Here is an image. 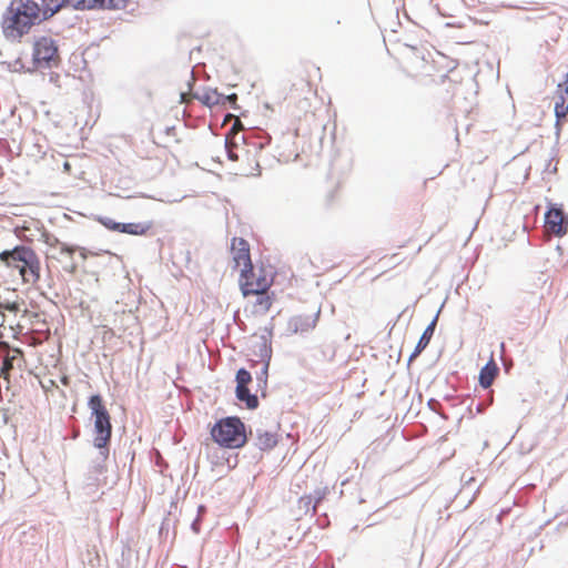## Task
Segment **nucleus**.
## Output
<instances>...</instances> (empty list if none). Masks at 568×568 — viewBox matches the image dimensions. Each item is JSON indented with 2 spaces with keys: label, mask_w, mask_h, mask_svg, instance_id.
Returning a JSON list of instances; mask_svg holds the SVG:
<instances>
[{
  "label": "nucleus",
  "mask_w": 568,
  "mask_h": 568,
  "mask_svg": "<svg viewBox=\"0 0 568 568\" xmlns=\"http://www.w3.org/2000/svg\"><path fill=\"white\" fill-rule=\"evenodd\" d=\"M193 97L201 101L206 106L217 105L222 102L224 94L220 93L217 89H205L202 94L194 93Z\"/></svg>",
  "instance_id": "15"
},
{
  "label": "nucleus",
  "mask_w": 568,
  "mask_h": 568,
  "mask_svg": "<svg viewBox=\"0 0 568 568\" xmlns=\"http://www.w3.org/2000/svg\"><path fill=\"white\" fill-rule=\"evenodd\" d=\"M235 396L240 402L245 403L247 409H256L258 407V397L250 392L248 387H235Z\"/></svg>",
  "instance_id": "17"
},
{
  "label": "nucleus",
  "mask_w": 568,
  "mask_h": 568,
  "mask_svg": "<svg viewBox=\"0 0 568 568\" xmlns=\"http://www.w3.org/2000/svg\"><path fill=\"white\" fill-rule=\"evenodd\" d=\"M191 529L194 531V532H199L200 531V518H195L192 524H191Z\"/></svg>",
  "instance_id": "31"
},
{
  "label": "nucleus",
  "mask_w": 568,
  "mask_h": 568,
  "mask_svg": "<svg viewBox=\"0 0 568 568\" xmlns=\"http://www.w3.org/2000/svg\"><path fill=\"white\" fill-rule=\"evenodd\" d=\"M235 382L236 387H245L252 382V375L246 368L242 367L235 374Z\"/></svg>",
  "instance_id": "20"
},
{
  "label": "nucleus",
  "mask_w": 568,
  "mask_h": 568,
  "mask_svg": "<svg viewBox=\"0 0 568 568\" xmlns=\"http://www.w3.org/2000/svg\"><path fill=\"white\" fill-rule=\"evenodd\" d=\"M4 307H6V310H8L9 312H16V311H18V305H17V303H8Z\"/></svg>",
  "instance_id": "33"
},
{
  "label": "nucleus",
  "mask_w": 568,
  "mask_h": 568,
  "mask_svg": "<svg viewBox=\"0 0 568 568\" xmlns=\"http://www.w3.org/2000/svg\"><path fill=\"white\" fill-rule=\"evenodd\" d=\"M245 281L241 282V290L244 296H248L251 294L265 293L268 288L270 284L265 277L260 276L255 282L248 281V274L244 277Z\"/></svg>",
  "instance_id": "13"
},
{
  "label": "nucleus",
  "mask_w": 568,
  "mask_h": 568,
  "mask_svg": "<svg viewBox=\"0 0 568 568\" xmlns=\"http://www.w3.org/2000/svg\"><path fill=\"white\" fill-rule=\"evenodd\" d=\"M50 245L53 244H60L59 240L57 237H53V242H48Z\"/></svg>",
  "instance_id": "37"
},
{
  "label": "nucleus",
  "mask_w": 568,
  "mask_h": 568,
  "mask_svg": "<svg viewBox=\"0 0 568 568\" xmlns=\"http://www.w3.org/2000/svg\"><path fill=\"white\" fill-rule=\"evenodd\" d=\"M212 439L224 448H240L245 445V424L237 416L219 419L211 429Z\"/></svg>",
  "instance_id": "3"
},
{
  "label": "nucleus",
  "mask_w": 568,
  "mask_h": 568,
  "mask_svg": "<svg viewBox=\"0 0 568 568\" xmlns=\"http://www.w3.org/2000/svg\"><path fill=\"white\" fill-rule=\"evenodd\" d=\"M71 8V0H42L41 21L51 18L62 8Z\"/></svg>",
  "instance_id": "14"
},
{
  "label": "nucleus",
  "mask_w": 568,
  "mask_h": 568,
  "mask_svg": "<svg viewBox=\"0 0 568 568\" xmlns=\"http://www.w3.org/2000/svg\"><path fill=\"white\" fill-rule=\"evenodd\" d=\"M180 98H181V102H185V98H186V93L185 92H181L180 93Z\"/></svg>",
  "instance_id": "36"
},
{
  "label": "nucleus",
  "mask_w": 568,
  "mask_h": 568,
  "mask_svg": "<svg viewBox=\"0 0 568 568\" xmlns=\"http://www.w3.org/2000/svg\"><path fill=\"white\" fill-rule=\"evenodd\" d=\"M75 268H77V266H75V264H74V263H72L71 265H69V267H65V270H67V271H69L70 273H74V272H75Z\"/></svg>",
  "instance_id": "35"
},
{
  "label": "nucleus",
  "mask_w": 568,
  "mask_h": 568,
  "mask_svg": "<svg viewBox=\"0 0 568 568\" xmlns=\"http://www.w3.org/2000/svg\"><path fill=\"white\" fill-rule=\"evenodd\" d=\"M0 261L7 266H12L13 262H21L20 274L24 277L28 270L33 276V282L40 278V260L36 252L26 245H17L12 250H4L0 253Z\"/></svg>",
  "instance_id": "4"
},
{
  "label": "nucleus",
  "mask_w": 568,
  "mask_h": 568,
  "mask_svg": "<svg viewBox=\"0 0 568 568\" xmlns=\"http://www.w3.org/2000/svg\"><path fill=\"white\" fill-rule=\"evenodd\" d=\"M128 0H105L104 9H124Z\"/></svg>",
  "instance_id": "24"
},
{
  "label": "nucleus",
  "mask_w": 568,
  "mask_h": 568,
  "mask_svg": "<svg viewBox=\"0 0 568 568\" xmlns=\"http://www.w3.org/2000/svg\"><path fill=\"white\" fill-rule=\"evenodd\" d=\"M63 169H64V171L70 172V170H71V164H70L68 161H64V162H63Z\"/></svg>",
  "instance_id": "34"
},
{
  "label": "nucleus",
  "mask_w": 568,
  "mask_h": 568,
  "mask_svg": "<svg viewBox=\"0 0 568 568\" xmlns=\"http://www.w3.org/2000/svg\"><path fill=\"white\" fill-rule=\"evenodd\" d=\"M428 406L432 410H436V407L439 406V402L434 398H430L428 400Z\"/></svg>",
  "instance_id": "32"
},
{
  "label": "nucleus",
  "mask_w": 568,
  "mask_h": 568,
  "mask_svg": "<svg viewBox=\"0 0 568 568\" xmlns=\"http://www.w3.org/2000/svg\"><path fill=\"white\" fill-rule=\"evenodd\" d=\"M41 8L33 0H11L1 21L8 40H20L30 29L41 23Z\"/></svg>",
  "instance_id": "1"
},
{
  "label": "nucleus",
  "mask_w": 568,
  "mask_h": 568,
  "mask_svg": "<svg viewBox=\"0 0 568 568\" xmlns=\"http://www.w3.org/2000/svg\"><path fill=\"white\" fill-rule=\"evenodd\" d=\"M236 100H237V95L235 93H232L229 95H224V98L222 99V102L220 104H226V103L233 104V103H235Z\"/></svg>",
  "instance_id": "28"
},
{
  "label": "nucleus",
  "mask_w": 568,
  "mask_h": 568,
  "mask_svg": "<svg viewBox=\"0 0 568 568\" xmlns=\"http://www.w3.org/2000/svg\"><path fill=\"white\" fill-rule=\"evenodd\" d=\"M323 496L318 495L315 499L312 496H303L298 500V508L304 509L305 513H308L312 509L313 514L316 511L317 504L322 500Z\"/></svg>",
  "instance_id": "19"
},
{
  "label": "nucleus",
  "mask_w": 568,
  "mask_h": 568,
  "mask_svg": "<svg viewBox=\"0 0 568 568\" xmlns=\"http://www.w3.org/2000/svg\"><path fill=\"white\" fill-rule=\"evenodd\" d=\"M202 510H204V507H203V506H200V507H199V513H201Z\"/></svg>",
  "instance_id": "40"
},
{
  "label": "nucleus",
  "mask_w": 568,
  "mask_h": 568,
  "mask_svg": "<svg viewBox=\"0 0 568 568\" xmlns=\"http://www.w3.org/2000/svg\"><path fill=\"white\" fill-rule=\"evenodd\" d=\"M99 221L110 231L130 235H143L152 227V222L121 223L110 217H100Z\"/></svg>",
  "instance_id": "7"
},
{
  "label": "nucleus",
  "mask_w": 568,
  "mask_h": 568,
  "mask_svg": "<svg viewBox=\"0 0 568 568\" xmlns=\"http://www.w3.org/2000/svg\"><path fill=\"white\" fill-rule=\"evenodd\" d=\"M545 227L556 236H564L568 232V215L561 205L549 203L545 213Z\"/></svg>",
  "instance_id": "6"
},
{
  "label": "nucleus",
  "mask_w": 568,
  "mask_h": 568,
  "mask_svg": "<svg viewBox=\"0 0 568 568\" xmlns=\"http://www.w3.org/2000/svg\"><path fill=\"white\" fill-rule=\"evenodd\" d=\"M256 295L257 298L255 302V306L258 308V311L267 312L272 305L270 296L265 295L264 293H258Z\"/></svg>",
  "instance_id": "23"
},
{
  "label": "nucleus",
  "mask_w": 568,
  "mask_h": 568,
  "mask_svg": "<svg viewBox=\"0 0 568 568\" xmlns=\"http://www.w3.org/2000/svg\"><path fill=\"white\" fill-rule=\"evenodd\" d=\"M256 386H257V390L261 389L262 392V396L264 397L265 396V389L267 387V379H256Z\"/></svg>",
  "instance_id": "29"
},
{
  "label": "nucleus",
  "mask_w": 568,
  "mask_h": 568,
  "mask_svg": "<svg viewBox=\"0 0 568 568\" xmlns=\"http://www.w3.org/2000/svg\"><path fill=\"white\" fill-rule=\"evenodd\" d=\"M255 446L260 450H270L274 448L278 443V435L276 432L266 430L263 428H256L255 432Z\"/></svg>",
  "instance_id": "12"
},
{
  "label": "nucleus",
  "mask_w": 568,
  "mask_h": 568,
  "mask_svg": "<svg viewBox=\"0 0 568 568\" xmlns=\"http://www.w3.org/2000/svg\"><path fill=\"white\" fill-rule=\"evenodd\" d=\"M174 131V126L166 128V134H170Z\"/></svg>",
  "instance_id": "38"
},
{
  "label": "nucleus",
  "mask_w": 568,
  "mask_h": 568,
  "mask_svg": "<svg viewBox=\"0 0 568 568\" xmlns=\"http://www.w3.org/2000/svg\"><path fill=\"white\" fill-rule=\"evenodd\" d=\"M32 62L37 69H52L60 64L59 47L52 37L41 36L34 38Z\"/></svg>",
  "instance_id": "5"
},
{
  "label": "nucleus",
  "mask_w": 568,
  "mask_h": 568,
  "mask_svg": "<svg viewBox=\"0 0 568 568\" xmlns=\"http://www.w3.org/2000/svg\"><path fill=\"white\" fill-rule=\"evenodd\" d=\"M560 90V94L555 102V116H556V126L557 133L559 132V123L561 120L566 119L568 114V72L566 74V80L564 84H558Z\"/></svg>",
  "instance_id": "10"
},
{
  "label": "nucleus",
  "mask_w": 568,
  "mask_h": 568,
  "mask_svg": "<svg viewBox=\"0 0 568 568\" xmlns=\"http://www.w3.org/2000/svg\"><path fill=\"white\" fill-rule=\"evenodd\" d=\"M258 356L262 362H271L272 357V347L271 344L263 337V342L258 347Z\"/></svg>",
  "instance_id": "22"
},
{
  "label": "nucleus",
  "mask_w": 568,
  "mask_h": 568,
  "mask_svg": "<svg viewBox=\"0 0 568 568\" xmlns=\"http://www.w3.org/2000/svg\"><path fill=\"white\" fill-rule=\"evenodd\" d=\"M443 306H444V304H442V306L435 314L434 318L430 321V323L426 326L423 334L420 335L414 351L412 352V354L408 357V365L428 346V344L434 335V332H435V328L437 325V321H438V316H439V313H440Z\"/></svg>",
  "instance_id": "9"
},
{
  "label": "nucleus",
  "mask_w": 568,
  "mask_h": 568,
  "mask_svg": "<svg viewBox=\"0 0 568 568\" xmlns=\"http://www.w3.org/2000/svg\"><path fill=\"white\" fill-rule=\"evenodd\" d=\"M14 356H7L3 362H2V366H1V371H10L13 368V361H14Z\"/></svg>",
  "instance_id": "26"
},
{
  "label": "nucleus",
  "mask_w": 568,
  "mask_h": 568,
  "mask_svg": "<svg viewBox=\"0 0 568 568\" xmlns=\"http://www.w3.org/2000/svg\"><path fill=\"white\" fill-rule=\"evenodd\" d=\"M88 407L91 412V417L94 419L93 446L99 449V456L93 462V469L94 473L102 474L104 462L109 457V445L112 436L111 417L100 394L89 397Z\"/></svg>",
  "instance_id": "2"
},
{
  "label": "nucleus",
  "mask_w": 568,
  "mask_h": 568,
  "mask_svg": "<svg viewBox=\"0 0 568 568\" xmlns=\"http://www.w3.org/2000/svg\"><path fill=\"white\" fill-rule=\"evenodd\" d=\"M187 85H189V89H192V82L191 81L187 82Z\"/></svg>",
  "instance_id": "39"
},
{
  "label": "nucleus",
  "mask_w": 568,
  "mask_h": 568,
  "mask_svg": "<svg viewBox=\"0 0 568 568\" xmlns=\"http://www.w3.org/2000/svg\"><path fill=\"white\" fill-rule=\"evenodd\" d=\"M321 314V308L310 315H296L290 318L288 328L293 333H306L316 326Z\"/></svg>",
  "instance_id": "8"
},
{
  "label": "nucleus",
  "mask_w": 568,
  "mask_h": 568,
  "mask_svg": "<svg viewBox=\"0 0 568 568\" xmlns=\"http://www.w3.org/2000/svg\"><path fill=\"white\" fill-rule=\"evenodd\" d=\"M225 146H226V153H227V158L231 160V161H236L239 159L237 154L235 152H233L232 150H230L229 148V140L226 139L225 141Z\"/></svg>",
  "instance_id": "30"
},
{
  "label": "nucleus",
  "mask_w": 568,
  "mask_h": 568,
  "mask_svg": "<svg viewBox=\"0 0 568 568\" xmlns=\"http://www.w3.org/2000/svg\"><path fill=\"white\" fill-rule=\"evenodd\" d=\"M77 246H71V245H68L65 243H61V253H65V254H69V255H72L75 251H77Z\"/></svg>",
  "instance_id": "27"
},
{
  "label": "nucleus",
  "mask_w": 568,
  "mask_h": 568,
  "mask_svg": "<svg viewBox=\"0 0 568 568\" xmlns=\"http://www.w3.org/2000/svg\"><path fill=\"white\" fill-rule=\"evenodd\" d=\"M263 363V366L261 368L260 372L256 373V379H267L268 377V367H270V362H262Z\"/></svg>",
  "instance_id": "25"
},
{
  "label": "nucleus",
  "mask_w": 568,
  "mask_h": 568,
  "mask_svg": "<svg viewBox=\"0 0 568 568\" xmlns=\"http://www.w3.org/2000/svg\"><path fill=\"white\" fill-rule=\"evenodd\" d=\"M498 374V367L493 362L489 361L485 366L480 369L479 373V384L483 388H488L494 382V378Z\"/></svg>",
  "instance_id": "16"
},
{
  "label": "nucleus",
  "mask_w": 568,
  "mask_h": 568,
  "mask_svg": "<svg viewBox=\"0 0 568 568\" xmlns=\"http://www.w3.org/2000/svg\"><path fill=\"white\" fill-rule=\"evenodd\" d=\"M74 78H71L69 74L60 75L59 73L51 72L49 74L50 83H53L58 88H62L63 84L67 85V82L73 81Z\"/></svg>",
  "instance_id": "21"
},
{
  "label": "nucleus",
  "mask_w": 568,
  "mask_h": 568,
  "mask_svg": "<svg viewBox=\"0 0 568 568\" xmlns=\"http://www.w3.org/2000/svg\"><path fill=\"white\" fill-rule=\"evenodd\" d=\"M239 245L240 247L237 248L233 258L237 266L243 265L241 277H246V274L253 275V264L250 256L248 243L245 240L240 239Z\"/></svg>",
  "instance_id": "11"
},
{
  "label": "nucleus",
  "mask_w": 568,
  "mask_h": 568,
  "mask_svg": "<svg viewBox=\"0 0 568 568\" xmlns=\"http://www.w3.org/2000/svg\"><path fill=\"white\" fill-rule=\"evenodd\" d=\"M105 0H71V8L75 10L104 9Z\"/></svg>",
  "instance_id": "18"
}]
</instances>
